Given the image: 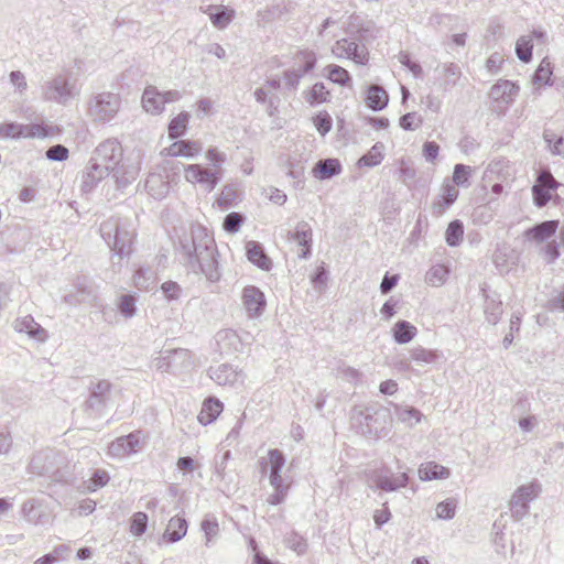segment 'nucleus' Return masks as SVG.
I'll list each match as a JSON object with an SVG mask.
<instances>
[{
	"label": "nucleus",
	"instance_id": "obj_1",
	"mask_svg": "<svg viewBox=\"0 0 564 564\" xmlns=\"http://www.w3.org/2000/svg\"><path fill=\"white\" fill-rule=\"evenodd\" d=\"M175 250L180 262L188 271L203 274L212 283L219 281L221 274L216 245L206 228L200 225H192L188 232L178 237Z\"/></svg>",
	"mask_w": 564,
	"mask_h": 564
},
{
	"label": "nucleus",
	"instance_id": "obj_2",
	"mask_svg": "<svg viewBox=\"0 0 564 564\" xmlns=\"http://www.w3.org/2000/svg\"><path fill=\"white\" fill-rule=\"evenodd\" d=\"M350 421L352 427L369 438L386 437L390 431V416L386 410L354 408Z\"/></svg>",
	"mask_w": 564,
	"mask_h": 564
},
{
	"label": "nucleus",
	"instance_id": "obj_3",
	"mask_svg": "<svg viewBox=\"0 0 564 564\" xmlns=\"http://www.w3.org/2000/svg\"><path fill=\"white\" fill-rule=\"evenodd\" d=\"M80 93L77 79L68 70H63L46 80L41 87V96L45 101L67 105Z\"/></svg>",
	"mask_w": 564,
	"mask_h": 564
},
{
	"label": "nucleus",
	"instance_id": "obj_4",
	"mask_svg": "<svg viewBox=\"0 0 564 564\" xmlns=\"http://www.w3.org/2000/svg\"><path fill=\"white\" fill-rule=\"evenodd\" d=\"M119 94L102 91L87 99L86 115L95 123H107L116 118L121 109Z\"/></svg>",
	"mask_w": 564,
	"mask_h": 564
},
{
	"label": "nucleus",
	"instance_id": "obj_5",
	"mask_svg": "<svg viewBox=\"0 0 564 564\" xmlns=\"http://www.w3.org/2000/svg\"><path fill=\"white\" fill-rule=\"evenodd\" d=\"M100 234L110 250L120 258L130 254L133 232L119 218L111 217L105 220L100 225Z\"/></svg>",
	"mask_w": 564,
	"mask_h": 564
},
{
	"label": "nucleus",
	"instance_id": "obj_6",
	"mask_svg": "<svg viewBox=\"0 0 564 564\" xmlns=\"http://www.w3.org/2000/svg\"><path fill=\"white\" fill-rule=\"evenodd\" d=\"M332 54L336 58L351 59L359 65H366L369 59L367 46L358 42L356 37L337 40L332 46Z\"/></svg>",
	"mask_w": 564,
	"mask_h": 564
},
{
	"label": "nucleus",
	"instance_id": "obj_7",
	"mask_svg": "<svg viewBox=\"0 0 564 564\" xmlns=\"http://www.w3.org/2000/svg\"><path fill=\"white\" fill-rule=\"evenodd\" d=\"M541 492V485L532 481L518 487L510 499V510L517 520L522 519L529 512V503Z\"/></svg>",
	"mask_w": 564,
	"mask_h": 564
},
{
	"label": "nucleus",
	"instance_id": "obj_8",
	"mask_svg": "<svg viewBox=\"0 0 564 564\" xmlns=\"http://www.w3.org/2000/svg\"><path fill=\"white\" fill-rule=\"evenodd\" d=\"M316 65V56L311 51H300L295 56V66L283 73L284 85L289 89H296L301 78Z\"/></svg>",
	"mask_w": 564,
	"mask_h": 564
},
{
	"label": "nucleus",
	"instance_id": "obj_9",
	"mask_svg": "<svg viewBox=\"0 0 564 564\" xmlns=\"http://www.w3.org/2000/svg\"><path fill=\"white\" fill-rule=\"evenodd\" d=\"M184 177L188 183L197 184L208 193L215 189L221 178L218 170L200 164H189L185 166Z\"/></svg>",
	"mask_w": 564,
	"mask_h": 564
},
{
	"label": "nucleus",
	"instance_id": "obj_10",
	"mask_svg": "<svg viewBox=\"0 0 564 564\" xmlns=\"http://www.w3.org/2000/svg\"><path fill=\"white\" fill-rule=\"evenodd\" d=\"M208 376L217 384L230 388L242 387L246 380V373L229 364L212 366Z\"/></svg>",
	"mask_w": 564,
	"mask_h": 564
},
{
	"label": "nucleus",
	"instance_id": "obj_11",
	"mask_svg": "<svg viewBox=\"0 0 564 564\" xmlns=\"http://www.w3.org/2000/svg\"><path fill=\"white\" fill-rule=\"evenodd\" d=\"M144 445V435L141 431H135L111 442L108 446V454L113 457H123L140 452Z\"/></svg>",
	"mask_w": 564,
	"mask_h": 564
},
{
	"label": "nucleus",
	"instance_id": "obj_12",
	"mask_svg": "<svg viewBox=\"0 0 564 564\" xmlns=\"http://www.w3.org/2000/svg\"><path fill=\"white\" fill-rule=\"evenodd\" d=\"M285 465V457L280 449H270L268 458L261 462L262 473L269 471V480L271 486H290L282 477V469Z\"/></svg>",
	"mask_w": 564,
	"mask_h": 564
},
{
	"label": "nucleus",
	"instance_id": "obj_13",
	"mask_svg": "<svg viewBox=\"0 0 564 564\" xmlns=\"http://www.w3.org/2000/svg\"><path fill=\"white\" fill-rule=\"evenodd\" d=\"M140 170V161L138 159L131 160L128 158L121 160L117 165H111L110 173H112L117 187L126 188L137 180Z\"/></svg>",
	"mask_w": 564,
	"mask_h": 564
},
{
	"label": "nucleus",
	"instance_id": "obj_14",
	"mask_svg": "<svg viewBox=\"0 0 564 564\" xmlns=\"http://www.w3.org/2000/svg\"><path fill=\"white\" fill-rule=\"evenodd\" d=\"M241 302L248 317L257 318L265 310L267 301L264 293L254 285H247L241 292Z\"/></svg>",
	"mask_w": 564,
	"mask_h": 564
},
{
	"label": "nucleus",
	"instance_id": "obj_15",
	"mask_svg": "<svg viewBox=\"0 0 564 564\" xmlns=\"http://www.w3.org/2000/svg\"><path fill=\"white\" fill-rule=\"evenodd\" d=\"M123 150L120 142L117 139H107L95 149L91 159L101 165H117L121 162Z\"/></svg>",
	"mask_w": 564,
	"mask_h": 564
},
{
	"label": "nucleus",
	"instance_id": "obj_16",
	"mask_svg": "<svg viewBox=\"0 0 564 564\" xmlns=\"http://www.w3.org/2000/svg\"><path fill=\"white\" fill-rule=\"evenodd\" d=\"M111 165H101L94 159H90L88 165L83 171L80 189L83 193L91 192L100 181L109 176Z\"/></svg>",
	"mask_w": 564,
	"mask_h": 564
},
{
	"label": "nucleus",
	"instance_id": "obj_17",
	"mask_svg": "<svg viewBox=\"0 0 564 564\" xmlns=\"http://www.w3.org/2000/svg\"><path fill=\"white\" fill-rule=\"evenodd\" d=\"M145 189L154 199H163L171 189L170 174L165 167L159 172H152L145 180Z\"/></svg>",
	"mask_w": 564,
	"mask_h": 564
},
{
	"label": "nucleus",
	"instance_id": "obj_18",
	"mask_svg": "<svg viewBox=\"0 0 564 564\" xmlns=\"http://www.w3.org/2000/svg\"><path fill=\"white\" fill-rule=\"evenodd\" d=\"M13 327L19 333H25L30 338L40 343L46 341L48 338L46 329L35 322L33 316L25 315L14 321Z\"/></svg>",
	"mask_w": 564,
	"mask_h": 564
},
{
	"label": "nucleus",
	"instance_id": "obj_19",
	"mask_svg": "<svg viewBox=\"0 0 564 564\" xmlns=\"http://www.w3.org/2000/svg\"><path fill=\"white\" fill-rule=\"evenodd\" d=\"M459 194L457 186L451 182H445L441 188V195L437 200L433 203V215L442 216L445 210L455 203Z\"/></svg>",
	"mask_w": 564,
	"mask_h": 564
},
{
	"label": "nucleus",
	"instance_id": "obj_20",
	"mask_svg": "<svg viewBox=\"0 0 564 564\" xmlns=\"http://www.w3.org/2000/svg\"><path fill=\"white\" fill-rule=\"evenodd\" d=\"M558 228L557 220H545L525 230L524 236L529 240L538 243L546 241Z\"/></svg>",
	"mask_w": 564,
	"mask_h": 564
},
{
	"label": "nucleus",
	"instance_id": "obj_21",
	"mask_svg": "<svg viewBox=\"0 0 564 564\" xmlns=\"http://www.w3.org/2000/svg\"><path fill=\"white\" fill-rule=\"evenodd\" d=\"M247 258L258 268L269 271L272 267L271 259L264 252L262 245L258 241H248L246 245Z\"/></svg>",
	"mask_w": 564,
	"mask_h": 564
},
{
	"label": "nucleus",
	"instance_id": "obj_22",
	"mask_svg": "<svg viewBox=\"0 0 564 564\" xmlns=\"http://www.w3.org/2000/svg\"><path fill=\"white\" fill-rule=\"evenodd\" d=\"M291 239L302 247V251L299 253V257L304 259L307 258L308 254L311 253V226L306 221H300L296 225L295 230L291 236Z\"/></svg>",
	"mask_w": 564,
	"mask_h": 564
},
{
	"label": "nucleus",
	"instance_id": "obj_23",
	"mask_svg": "<svg viewBox=\"0 0 564 564\" xmlns=\"http://www.w3.org/2000/svg\"><path fill=\"white\" fill-rule=\"evenodd\" d=\"M519 91V86L507 79H500L491 87L490 97L496 101L510 104Z\"/></svg>",
	"mask_w": 564,
	"mask_h": 564
},
{
	"label": "nucleus",
	"instance_id": "obj_24",
	"mask_svg": "<svg viewBox=\"0 0 564 564\" xmlns=\"http://www.w3.org/2000/svg\"><path fill=\"white\" fill-rule=\"evenodd\" d=\"M142 106L151 115H159L164 110L161 91L155 86H148L142 95Z\"/></svg>",
	"mask_w": 564,
	"mask_h": 564
},
{
	"label": "nucleus",
	"instance_id": "obj_25",
	"mask_svg": "<svg viewBox=\"0 0 564 564\" xmlns=\"http://www.w3.org/2000/svg\"><path fill=\"white\" fill-rule=\"evenodd\" d=\"M166 151L171 156L194 158L202 151V143L199 141L180 140L172 143Z\"/></svg>",
	"mask_w": 564,
	"mask_h": 564
},
{
	"label": "nucleus",
	"instance_id": "obj_26",
	"mask_svg": "<svg viewBox=\"0 0 564 564\" xmlns=\"http://www.w3.org/2000/svg\"><path fill=\"white\" fill-rule=\"evenodd\" d=\"M188 524L183 517H172L169 520L163 539L170 543H175L182 540L187 533Z\"/></svg>",
	"mask_w": 564,
	"mask_h": 564
},
{
	"label": "nucleus",
	"instance_id": "obj_27",
	"mask_svg": "<svg viewBox=\"0 0 564 564\" xmlns=\"http://www.w3.org/2000/svg\"><path fill=\"white\" fill-rule=\"evenodd\" d=\"M111 387V383L105 379L94 383L90 388V395L87 401L89 408H100L105 405L109 399Z\"/></svg>",
	"mask_w": 564,
	"mask_h": 564
},
{
	"label": "nucleus",
	"instance_id": "obj_28",
	"mask_svg": "<svg viewBox=\"0 0 564 564\" xmlns=\"http://www.w3.org/2000/svg\"><path fill=\"white\" fill-rule=\"evenodd\" d=\"M373 482L378 489L383 491H395L399 488L406 487L409 477L406 473H401L395 476L377 475L373 478Z\"/></svg>",
	"mask_w": 564,
	"mask_h": 564
},
{
	"label": "nucleus",
	"instance_id": "obj_29",
	"mask_svg": "<svg viewBox=\"0 0 564 564\" xmlns=\"http://www.w3.org/2000/svg\"><path fill=\"white\" fill-rule=\"evenodd\" d=\"M199 528L204 534V545L212 547L219 538L220 530L217 518L212 513L206 514L200 521Z\"/></svg>",
	"mask_w": 564,
	"mask_h": 564
},
{
	"label": "nucleus",
	"instance_id": "obj_30",
	"mask_svg": "<svg viewBox=\"0 0 564 564\" xmlns=\"http://www.w3.org/2000/svg\"><path fill=\"white\" fill-rule=\"evenodd\" d=\"M180 357L182 364L188 360L189 350L178 348L173 350H166L164 354L155 359V368L161 372L174 371V365L171 358Z\"/></svg>",
	"mask_w": 564,
	"mask_h": 564
},
{
	"label": "nucleus",
	"instance_id": "obj_31",
	"mask_svg": "<svg viewBox=\"0 0 564 564\" xmlns=\"http://www.w3.org/2000/svg\"><path fill=\"white\" fill-rule=\"evenodd\" d=\"M341 172V165L337 159H324L317 161L313 167V176L317 180H328Z\"/></svg>",
	"mask_w": 564,
	"mask_h": 564
},
{
	"label": "nucleus",
	"instance_id": "obj_32",
	"mask_svg": "<svg viewBox=\"0 0 564 564\" xmlns=\"http://www.w3.org/2000/svg\"><path fill=\"white\" fill-rule=\"evenodd\" d=\"M394 415L399 422L410 429L414 427L424 419V414L420 410L410 405L395 404Z\"/></svg>",
	"mask_w": 564,
	"mask_h": 564
},
{
	"label": "nucleus",
	"instance_id": "obj_33",
	"mask_svg": "<svg viewBox=\"0 0 564 564\" xmlns=\"http://www.w3.org/2000/svg\"><path fill=\"white\" fill-rule=\"evenodd\" d=\"M365 101L370 109L379 111L388 105L389 96L383 87L373 84L369 86Z\"/></svg>",
	"mask_w": 564,
	"mask_h": 564
},
{
	"label": "nucleus",
	"instance_id": "obj_34",
	"mask_svg": "<svg viewBox=\"0 0 564 564\" xmlns=\"http://www.w3.org/2000/svg\"><path fill=\"white\" fill-rule=\"evenodd\" d=\"M223 403L216 398H208L204 401L202 410L197 416L199 423L207 425L214 422L223 411Z\"/></svg>",
	"mask_w": 564,
	"mask_h": 564
},
{
	"label": "nucleus",
	"instance_id": "obj_35",
	"mask_svg": "<svg viewBox=\"0 0 564 564\" xmlns=\"http://www.w3.org/2000/svg\"><path fill=\"white\" fill-rule=\"evenodd\" d=\"M409 356L412 361L419 366L435 364L442 354L436 349H427L422 346H415L409 349Z\"/></svg>",
	"mask_w": 564,
	"mask_h": 564
},
{
	"label": "nucleus",
	"instance_id": "obj_36",
	"mask_svg": "<svg viewBox=\"0 0 564 564\" xmlns=\"http://www.w3.org/2000/svg\"><path fill=\"white\" fill-rule=\"evenodd\" d=\"M417 334V329L408 321H398L392 328V336L397 344L410 343Z\"/></svg>",
	"mask_w": 564,
	"mask_h": 564
},
{
	"label": "nucleus",
	"instance_id": "obj_37",
	"mask_svg": "<svg viewBox=\"0 0 564 564\" xmlns=\"http://www.w3.org/2000/svg\"><path fill=\"white\" fill-rule=\"evenodd\" d=\"M133 284L141 291H149L156 283V272L150 267H140L133 274Z\"/></svg>",
	"mask_w": 564,
	"mask_h": 564
},
{
	"label": "nucleus",
	"instance_id": "obj_38",
	"mask_svg": "<svg viewBox=\"0 0 564 564\" xmlns=\"http://www.w3.org/2000/svg\"><path fill=\"white\" fill-rule=\"evenodd\" d=\"M419 477L422 480L446 479L449 477V470L435 462H429L420 466Z\"/></svg>",
	"mask_w": 564,
	"mask_h": 564
},
{
	"label": "nucleus",
	"instance_id": "obj_39",
	"mask_svg": "<svg viewBox=\"0 0 564 564\" xmlns=\"http://www.w3.org/2000/svg\"><path fill=\"white\" fill-rule=\"evenodd\" d=\"M484 313L487 322L496 325L503 313L502 302L499 299L485 295Z\"/></svg>",
	"mask_w": 564,
	"mask_h": 564
},
{
	"label": "nucleus",
	"instance_id": "obj_40",
	"mask_svg": "<svg viewBox=\"0 0 564 564\" xmlns=\"http://www.w3.org/2000/svg\"><path fill=\"white\" fill-rule=\"evenodd\" d=\"M208 15L214 26L223 30L231 22L235 12L226 7H210Z\"/></svg>",
	"mask_w": 564,
	"mask_h": 564
},
{
	"label": "nucleus",
	"instance_id": "obj_41",
	"mask_svg": "<svg viewBox=\"0 0 564 564\" xmlns=\"http://www.w3.org/2000/svg\"><path fill=\"white\" fill-rule=\"evenodd\" d=\"M384 145L377 142L365 155L358 160V165L373 167L379 165L383 160Z\"/></svg>",
	"mask_w": 564,
	"mask_h": 564
},
{
	"label": "nucleus",
	"instance_id": "obj_42",
	"mask_svg": "<svg viewBox=\"0 0 564 564\" xmlns=\"http://www.w3.org/2000/svg\"><path fill=\"white\" fill-rule=\"evenodd\" d=\"M189 121V115L187 112H181L174 117L169 124V137L171 139H177L185 134L187 124Z\"/></svg>",
	"mask_w": 564,
	"mask_h": 564
},
{
	"label": "nucleus",
	"instance_id": "obj_43",
	"mask_svg": "<svg viewBox=\"0 0 564 564\" xmlns=\"http://www.w3.org/2000/svg\"><path fill=\"white\" fill-rule=\"evenodd\" d=\"M50 134L48 128L37 123H19V139L46 138Z\"/></svg>",
	"mask_w": 564,
	"mask_h": 564
},
{
	"label": "nucleus",
	"instance_id": "obj_44",
	"mask_svg": "<svg viewBox=\"0 0 564 564\" xmlns=\"http://www.w3.org/2000/svg\"><path fill=\"white\" fill-rule=\"evenodd\" d=\"M553 68L547 57H544L533 75V85H551Z\"/></svg>",
	"mask_w": 564,
	"mask_h": 564
},
{
	"label": "nucleus",
	"instance_id": "obj_45",
	"mask_svg": "<svg viewBox=\"0 0 564 564\" xmlns=\"http://www.w3.org/2000/svg\"><path fill=\"white\" fill-rule=\"evenodd\" d=\"M448 273L447 267L435 264L426 272L425 281L431 286H440L446 281Z\"/></svg>",
	"mask_w": 564,
	"mask_h": 564
},
{
	"label": "nucleus",
	"instance_id": "obj_46",
	"mask_svg": "<svg viewBox=\"0 0 564 564\" xmlns=\"http://www.w3.org/2000/svg\"><path fill=\"white\" fill-rule=\"evenodd\" d=\"M325 76L333 83L338 84L340 86H345L350 82L349 73L339 65H328L325 67Z\"/></svg>",
	"mask_w": 564,
	"mask_h": 564
},
{
	"label": "nucleus",
	"instance_id": "obj_47",
	"mask_svg": "<svg viewBox=\"0 0 564 564\" xmlns=\"http://www.w3.org/2000/svg\"><path fill=\"white\" fill-rule=\"evenodd\" d=\"M463 223L458 219L451 221L445 232L446 243L451 247L458 246L463 240Z\"/></svg>",
	"mask_w": 564,
	"mask_h": 564
},
{
	"label": "nucleus",
	"instance_id": "obj_48",
	"mask_svg": "<svg viewBox=\"0 0 564 564\" xmlns=\"http://www.w3.org/2000/svg\"><path fill=\"white\" fill-rule=\"evenodd\" d=\"M532 39L531 36H520L516 43V53L520 61L529 63L532 59Z\"/></svg>",
	"mask_w": 564,
	"mask_h": 564
},
{
	"label": "nucleus",
	"instance_id": "obj_49",
	"mask_svg": "<svg viewBox=\"0 0 564 564\" xmlns=\"http://www.w3.org/2000/svg\"><path fill=\"white\" fill-rule=\"evenodd\" d=\"M137 296L133 294H123L119 299L118 310L126 318H131L137 313Z\"/></svg>",
	"mask_w": 564,
	"mask_h": 564
},
{
	"label": "nucleus",
	"instance_id": "obj_50",
	"mask_svg": "<svg viewBox=\"0 0 564 564\" xmlns=\"http://www.w3.org/2000/svg\"><path fill=\"white\" fill-rule=\"evenodd\" d=\"M22 514L29 522L33 524H42L44 522V516L40 512L35 500H28L22 505Z\"/></svg>",
	"mask_w": 564,
	"mask_h": 564
},
{
	"label": "nucleus",
	"instance_id": "obj_51",
	"mask_svg": "<svg viewBox=\"0 0 564 564\" xmlns=\"http://www.w3.org/2000/svg\"><path fill=\"white\" fill-rule=\"evenodd\" d=\"M457 502L453 498H448L440 503L435 508L436 518L441 520H449L455 517Z\"/></svg>",
	"mask_w": 564,
	"mask_h": 564
},
{
	"label": "nucleus",
	"instance_id": "obj_52",
	"mask_svg": "<svg viewBox=\"0 0 564 564\" xmlns=\"http://www.w3.org/2000/svg\"><path fill=\"white\" fill-rule=\"evenodd\" d=\"M471 167L465 164H456L453 172V183L455 186L468 187Z\"/></svg>",
	"mask_w": 564,
	"mask_h": 564
},
{
	"label": "nucleus",
	"instance_id": "obj_53",
	"mask_svg": "<svg viewBox=\"0 0 564 564\" xmlns=\"http://www.w3.org/2000/svg\"><path fill=\"white\" fill-rule=\"evenodd\" d=\"M207 161L209 162V167L218 170L220 176H223V164L227 160V155L225 152L219 151L217 148H209L205 154Z\"/></svg>",
	"mask_w": 564,
	"mask_h": 564
},
{
	"label": "nucleus",
	"instance_id": "obj_54",
	"mask_svg": "<svg viewBox=\"0 0 564 564\" xmlns=\"http://www.w3.org/2000/svg\"><path fill=\"white\" fill-rule=\"evenodd\" d=\"M237 197L238 193L236 187L234 185H225L217 198V203L221 208L228 209L234 206Z\"/></svg>",
	"mask_w": 564,
	"mask_h": 564
},
{
	"label": "nucleus",
	"instance_id": "obj_55",
	"mask_svg": "<svg viewBox=\"0 0 564 564\" xmlns=\"http://www.w3.org/2000/svg\"><path fill=\"white\" fill-rule=\"evenodd\" d=\"M160 289L167 302L178 301L183 294L182 286L174 281H166L162 283Z\"/></svg>",
	"mask_w": 564,
	"mask_h": 564
},
{
	"label": "nucleus",
	"instance_id": "obj_56",
	"mask_svg": "<svg viewBox=\"0 0 564 564\" xmlns=\"http://www.w3.org/2000/svg\"><path fill=\"white\" fill-rule=\"evenodd\" d=\"M148 528V516L144 512H135L131 519L130 532L135 536H141Z\"/></svg>",
	"mask_w": 564,
	"mask_h": 564
},
{
	"label": "nucleus",
	"instance_id": "obj_57",
	"mask_svg": "<svg viewBox=\"0 0 564 564\" xmlns=\"http://www.w3.org/2000/svg\"><path fill=\"white\" fill-rule=\"evenodd\" d=\"M110 477L106 470L96 469L88 480L87 489L89 491H96L98 488L106 486Z\"/></svg>",
	"mask_w": 564,
	"mask_h": 564
},
{
	"label": "nucleus",
	"instance_id": "obj_58",
	"mask_svg": "<svg viewBox=\"0 0 564 564\" xmlns=\"http://www.w3.org/2000/svg\"><path fill=\"white\" fill-rule=\"evenodd\" d=\"M328 95L329 91L326 89L325 85L323 83H316L308 93L306 100L310 104H319L326 101Z\"/></svg>",
	"mask_w": 564,
	"mask_h": 564
},
{
	"label": "nucleus",
	"instance_id": "obj_59",
	"mask_svg": "<svg viewBox=\"0 0 564 564\" xmlns=\"http://www.w3.org/2000/svg\"><path fill=\"white\" fill-rule=\"evenodd\" d=\"M423 122V119L416 112H408L400 118V127L406 131L416 130Z\"/></svg>",
	"mask_w": 564,
	"mask_h": 564
},
{
	"label": "nucleus",
	"instance_id": "obj_60",
	"mask_svg": "<svg viewBox=\"0 0 564 564\" xmlns=\"http://www.w3.org/2000/svg\"><path fill=\"white\" fill-rule=\"evenodd\" d=\"M242 221V215L234 212L225 217L223 227L227 232L235 234L240 229Z\"/></svg>",
	"mask_w": 564,
	"mask_h": 564
},
{
	"label": "nucleus",
	"instance_id": "obj_61",
	"mask_svg": "<svg viewBox=\"0 0 564 564\" xmlns=\"http://www.w3.org/2000/svg\"><path fill=\"white\" fill-rule=\"evenodd\" d=\"M547 263H554L560 258V243L556 240L549 241L541 249Z\"/></svg>",
	"mask_w": 564,
	"mask_h": 564
},
{
	"label": "nucleus",
	"instance_id": "obj_62",
	"mask_svg": "<svg viewBox=\"0 0 564 564\" xmlns=\"http://www.w3.org/2000/svg\"><path fill=\"white\" fill-rule=\"evenodd\" d=\"M445 84L449 86H454L458 78L460 77V67L457 64L449 63L443 66Z\"/></svg>",
	"mask_w": 564,
	"mask_h": 564
},
{
	"label": "nucleus",
	"instance_id": "obj_63",
	"mask_svg": "<svg viewBox=\"0 0 564 564\" xmlns=\"http://www.w3.org/2000/svg\"><path fill=\"white\" fill-rule=\"evenodd\" d=\"M533 199L536 206L543 207L551 199L550 189L542 187L538 183L532 187Z\"/></svg>",
	"mask_w": 564,
	"mask_h": 564
},
{
	"label": "nucleus",
	"instance_id": "obj_64",
	"mask_svg": "<svg viewBox=\"0 0 564 564\" xmlns=\"http://www.w3.org/2000/svg\"><path fill=\"white\" fill-rule=\"evenodd\" d=\"M50 161H65L68 158V149L63 144L50 147L45 153Z\"/></svg>",
	"mask_w": 564,
	"mask_h": 564
}]
</instances>
